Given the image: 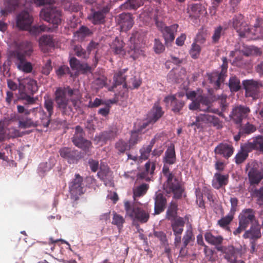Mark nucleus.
<instances>
[{
  "mask_svg": "<svg viewBox=\"0 0 263 263\" xmlns=\"http://www.w3.org/2000/svg\"><path fill=\"white\" fill-rule=\"evenodd\" d=\"M175 161L176 156L174 147L170 146L165 152V157L163 159L164 165L162 169V173L166 180L163 184V189L167 194L173 193L175 198H179L182 195L183 189L178 180L170 171L166 165V164H173Z\"/></svg>",
  "mask_w": 263,
  "mask_h": 263,
  "instance_id": "f257e3e1",
  "label": "nucleus"
},
{
  "mask_svg": "<svg viewBox=\"0 0 263 263\" xmlns=\"http://www.w3.org/2000/svg\"><path fill=\"white\" fill-rule=\"evenodd\" d=\"M54 96L57 108L65 115H70L72 112L70 102H71L73 107L77 108L79 107L78 104L81 97L78 89H72L69 86L57 88Z\"/></svg>",
  "mask_w": 263,
  "mask_h": 263,
  "instance_id": "f03ea898",
  "label": "nucleus"
},
{
  "mask_svg": "<svg viewBox=\"0 0 263 263\" xmlns=\"http://www.w3.org/2000/svg\"><path fill=\"white\" fill-rule=\"evenodd\" d=\"M33 52L32 45L30 42L20 43L13 52L14 63L17 68L25 73H30L32 70V65L26 58L30 57Z\"/></svg>",
  "mask_w": 263,
  "mask_h": 263,
  "instance_id": "7ed1b4c3",
  "label": "nucleus"
},
{
  "mask_svg": "<svg viewBox=\"0 0 263 263\" xmlns=\"http://www.w3.org/2000/svg\"><path fill=\"white\" fill-rule=\"evenodd\" d=\"M40 17L53 24V28L47 27L42 25L39 26V29L42 31H52L61 22L60 12L56 8L51 6L44 8L40 12Z\"/></svg>",
  "mask_w": 263,
  "mask_h": 263,
  "instance_id": "20e7f679",
  "label": "nucleus"
},
{
  "mask_svg": "<svg viewBox=\"0 0 263 263\" xmlns=\"http://www.w3.org/2000/svg\"><path fill=\"white\" fill-rule=\"evenodd\" d=\"M124 208L126 215L133 221L141 223H145L148 221L149 217V213L140 206L136 204L130 205L129 201H125Z\"/></svg>",
  "mask_w": 263,
  "mask_h": 263,
  "instance_id": "39448f33",
  "label": "nucleus"
},
{
  "mask_svg": "<svg viewBox=\"0 0 263 263\" xmlns=\"http://www.w3.org/2000/svg\"><path fill=\"white\" fill-rule=\"evenodd\" d=\"M211 100L208 97L199 95L197 96V100L192 102L189 107L191 110L199 109V110L205 112H216V109L211 108Z\"/></svg>",
  "mask_w": 263,
  "mask_h": 263,
  "instance_id": "423d86ee",
  "label": "nucleus"
},
{
  "mask_svg": "<svg viewBox=\"0 0 263 263\" xmlns=\"http://www.w3.org/2000/svg\"><path fill=\"white\" fill-rule=\"evenodd\" d=\"M246 90V96L252 97L253 99L258 98L259 88L262 86L261 83L253 80H246L242 82Z\"/></svg>",
  "mask_w": 263,
  "mask_h": 263,
  "instance_id": "0eeeda50",
  "label": "nucleus"
},
{
  "mask_svg": "<svg viewBox=\"0 0 263 263\" xmlns=\"http://www.w3.org/2000/svg\"><path fill=\"white\" fill-rule=\"evenodd\" d=\"M223 63L221 66V71L220 73L215 72L209 74L210 82L216 89L219 88L220 83L223 82L225 74L227 72L228 65L226 58H223Z\"/></svg>",
  "mask_w": 263,
  "mask_h": 263,
  "instance_id": "6e6552de",
  "label": "nucleus"
},
{
  "mask_svg": "<svg viewBox=\"0 0 263 263\" xmlns=\"http://www.w3.org/2000/svg\"><path fill=\"white\" fill-rule=\"evenodd\" d=\"M73 144L84 150L88 149L91 146V142L83 138V132L81 127L77 126L76 127L75 134L72 138Z\"/></svg>",
  "mask_w": 263,
  "mask_h": 263,
  "instance_id": "1a4fd4ad",
  "label": "nucleus"
},
{
  "mask_svg": "<svg viewBox=\"0 0 263 263\" xmlns=\"http://www.w3.org/2000/svg\"><path fill=\"white\" fill-rule=\"evenodd\" d=\"M250 110L249 107L238 106L233 109L231 114V119L237 124H240L242 120L246 118Z\"/></svg>",
  "mask_w": 263,
  "mask_h": 263,
  "instance_id": "9d476101",
  "label": "nucleus"
},
{
  "mask_svg": "<svg viewBox=\"0 0 263 263\" xmlns=\"http://www.w3.org/2000/svg\"><path fill=\"white\" fill-rule=\"evenodd\" d=\"M238 31L239 36L242 37H249L251 34L253 35L255 39L263 37V28L259 25H255L252 28L247 26V28H245V31L240 28Z\"/></svg>",
  "mask_w": 263,
  "mask_h": 263,
  "instance_id": "9b49d317",
  "label": "nucleus"
},
{
  "mask_svg": "<svg viewBox=\"0 0 263 263\" xmlns=\"http://www.w3.org/2000/svg\"><path fill=\"white\" fill-rule=\"evenodd\" d=\"M32 22V17L27 11H24L22 12L17 17V26L21 29H28Z\"/></svg>",
  "mask_w": 263,
  "mask_h": 263,
  "instance_id": "f8f14e48",
  "label": "nucleus"
},
{
  "mask_svg": "<svg viewBox=\"0 0 263 263\" xmlns=\"http://www.w3.org/2000/svg\"><path fill=\"white\" fill-rule=\"evenodd\" d=\"M117 22L123 31L130 29L134 24L133 18L130 13H123L119 15Z\"/></svg>",
  "mask_w": 263,
  "mask_h": 263,
  "instance_id": "ddd939ff",
  "label": "nucleus"
},
{
  "mask_svg": "<svg viewBox=\"0 0 263 263\" xmlns=\"http://www.w3.org/2000/svg\"><path fill=\"white\" fill-rule=\"evenodd\" d=\"M261 236L260 227L258 222H256L254 224H251L250 229L246 231L243 235L244 238H249L253 241L259 239Z\"/></svg>",
  "mask_w": 263,
  "mask_h": 263,
  "instance_id": "4468645a",
  "label": "nucleus"
},
{
  "mask_svg": "<svg viewBox=\"0 0 263 263\" xmlns=\"http://www.w3.org/2000/svg\"><path fill=\"white\" fill-rule=\"evenodd\" d=\"M75 177L69 185V190L72 195L77 196L84 193L83 187L82 186L83 179L79 174H76Z\"/></svg>",
  "mask_w": 263,
  "mask_h": 263,
  "instance_id": "2eb2a0df",
  "label": "nucleus"
},
{
  "mask_svg": "<svg viewBox=\"0 0 263 263\" xmlns=\"http://www.w3.org/2000/svg\"><path fill=\"white\" fill-rule=\"evenodd\" d=\"M107 12V9L98 11L92 9L88 15L87 18L93 24H101L104 22L105 15Z\"/></svg>",
  "mask_w": 263,
  "mask_h": 263,
  "instance_id": "dca6fc26",
  "label": "nucleus"
},
{
  "mask_svg": "<svg viewBox=\"0 0 263 263\" xmlns=\"http://www.w3.org/2000/svg\"><path fill=\"white\" fill-rule=\"evenodd\" d=\"M247 152L253 150H259L263 152V137L258 136L250 141L244 144V148Z\"/></svg>",
  "mask_w": 263,
  "mask_h": 263,
  "instance_id": "f3484780",
  "label": "nucleus"
},
{
  "mask_svg": "<svg viewBox=\"0 0 263 263\" xmlns=\"http://www.w3.org/2000/svg\"><path fill=\"white\" fill-rule=\"evenodd\" d=\"M60 154L62 157L67 160L69 163H74L80 158L79 152L70 148L64 147L60 149Z\"/></svg>",
  "mask_w": 263,
  "mask_h": 263,
  "instance_id": "a211bd4d",
  "label": "nucleus"
},
{
  "mask_svg": "<svg viewBox=\"0 0 263 263\" xmlns=\"http://www.w3.org/2000/svg\"><path fill=\"white\" fill-rule=\"evenodd\" d=\"M218 122V119L216 117L209 114H203L197 116L196 121L190 123L189 126H193L194 125H196L198 127H199V125H198L199 122H202L204 123H212L215 125L217 124Z\"/></svg>",
  "mask_w": 263,
  "mask_h": 263,
  "instance_id": "6ab92c4d",
  "label": "nucleus"
},
{
  "mask_svg": "<svg viewBox=\"0 0 263 263\" xmlns=\"http://www.w3.org/2000/svg\"><path fill=\"white\" fill-rule=\"evenodd\" d=\"M163 113L164 112L162 110V108L161 106H159V103H155L153 108L147 115V120L148 123L152 124L155 123L162 116Z\"/></svg>",
  "mask_w": 263,
  "mask_h": 263,
  "instance_id": "aec40b11",
  "label": "nucleus"
},
{
  "mask_svg": "<svg viewBox=\"0 0 263 263\" xmlns=\"http://www.w3.org/2000/svg\"><path fill=\"white\" fill-rule=\"evenodd\" d=\"M178 25L177 24H173L170 27H165L161 31L163 36L166 43L171 42L175 39V34L177 31Z\"/></svg>",
  "mask_w": 263,
  "mask_h": 263,
  "instance_id": "412c9836",
  "label": "nucleus"
},
{
  "mask_svg": "<svg viewBox=\"0 0 263 263\" xmlns=\"http://www.w3.org/2000/svg\"><path fill=\"white\" fill-rule=\"evenodd\" d=\"M251 184H258L263 179V171L256 168H251L248 173Z\"/></svg>",
  "mask_w": 263,
  "mask_h": 263,
  "instance_id": "4be33fe9",
  "label": "nucleus"
},
{
  "mask_svg": "<svg viewBox=\"0 0 263 263\" xmlns=\"http://www.w3.org/2000/svg\"><path fill=\"white\" fill-rule=\"evenodd\" d=\"M229 180V175H223L220 173H216L214 174L213 180L212 185L217 189H219L223 185H226Z\"/></svg>",
  "mask_w": 263,
  "mask_h": 263,
  "instance_id": "5701e85b",
  "label": "nucleus"
},
{
  "mask_svg": "<svg viewBox=\"0 0 263 263\" xmlns=\"http://www.w3.org/2000/svg\"><path fill=\"white\" fill-rule=\"evenodd\" d=\"M166 199L163 197V195L160 193H157L155 202V213L159 214L162 212L165 208Z\"/></svg>",
  "mask_w": 263,
  "mask_h": 263,
  "instance_id": "b1692460",
  "label": "nucleus"
},
{
  "mask_svg": "<svg viewBox=\"0 0 263 263\" xmlns=\"http://www.w3.org/2000/svg\"><path fill=\"white\" fill-rule=\"evenodd\" d=\"M39 125L37 121L34 122L32 119L29 117L21 118L18 119V126L23 129L36 127Z\"/></svg>",
  "mask_w": 263,
  "mask_h": 263,
  "instance_id": "393cba45",
  "label": "nucleus"
},
{
  "mask_svg": "<svg viewBox=\"0 0 263 263\" xmlns=\"http://www.w3.org/2000/svg\"><path fill=\"white\" fill-rule=\"evenodd\" d=\"M251 195L256 201V203L261 206L263 205V186L251 189Z\"/></svg>",
  "mask_w": 263,
  "mask_h": 263,
  "instance_id": "a878e982",
  "label": "nucleus"
},
{
  "mask_svg": "<svg viewBox=\"0 0 263 263\" xmlns=\"http://www.w3.org/2000/svg\"><path fill=\"white\" fill-rule=\"evenodd\" d=\"M184 220L183 218L179 217L174 220L172 223V228L174 235L181 234L184 226Z\"/></svg>",
  "mask_w": 263,
  "mask_h": 263,
  "instance_id": "bb28decb",
  "label": "nucleus"
},
{
  "mask_svg": "<svg viewBox=\"0 0 263 263\" xmlns=\"http://www.w3.org/2000/svg\"><path fill=\"white\" fill-rule=\"evenodd\" d=\"M71 68L77 71H86L90 69V67L86 64H81L76 58H71L69 60Z\"/></svg>",
  "mask_w": 263,
  "mask_h": 263,
  "instance_id": "cd10ccee",
  "label": "nucleus"
},
{
  "mask_svg": "<svg viewBox=\"0 0 263 263\" xmlns=\"http://www.w3.org/2000/svg\"><path fill=\"white\" fill-rule=\"evenodd\" d=\"M22 83L27 86L28 90L32 95L38 91L39 86L36 81L30 78H26L23 80Z\"/></svg>",
  "mask_w": 263,
  "mask_h": 263,
  "instance_id": "c85d7f7f",
  "label": "nucleus"
},
{
  "mask_svg": "<svg viewBox=\"0 0 263 263\" xmlns=\"http://www.w3.org/2000/svg\"><path fill=\"white\" fill-rule=\"evenodd\" d=\"M115 84L113 86L109 87L108 90L109 91H114V88L116 87L118 85H121L123 83L122 87L126 88L127 87V84L124 83L125 80V77L124 76L122 73L119 72L116 74L114 77Z\"/></svg>",
  "mask_w": 263,
  "mask_h": 263,
  "instance_id": "c756f323",
  "label": "nucleus"
},
{
  "mask_svg": "<svg viewBox=\"0 0 263 263\" xmlns=\"http://www.w3.org/2000/svg\"><path fill=\"white\" fill-rule=\"evenodd\" d=\"M215 152L228 158L230 156V147L228 144H221L215 148Z\"/></svg>",
  "mask_w": 263,
  "mask_h": 263,
  "instance_id": "7c9ffc66",
  "label": "nucleus"
},
{
  "mask_svg": "<svg viewBox=\"0 0 263 263\" xmlns=\"http://www.w3.org/2000/svg\"><path fill=\"white\" fill-rule=\"evenodd\" d=\"M205 240L209 243L212 245H220L222 240L223 238L221 236H214L210 232H207L204 235Z\"/></svg>",
  "mask_w": 263,
  "mask_h": 263,
  "instance_id": "2f4dec72",
  "label": "nucleus"
},
{
  "mask_svg": "<svg viewBox=\"0 0 263 263\" xmlns=\"http://www.w3.org/2000/svg\"><path fill=\"white\" fill-rule=\"evenodd\" d=\"M18 5V0H8L6 9L1 10L2 15L5 16L8 12H10L15 9Z\"/></svg>",
  "mask_w": 263,
  "mask_h": 263,
  "instance_id": "473e14b6",
  "label": "nucleus"
},
{
  "mask_svg": "<svg viewBox=\"0 0 263 263\" xmlns=\"http://www.w3.org/2000/svg\"><path fill=\"white\" fill-rule=\"evenodd\" d=\"M205 11L204 7L199 4L191 5L188 7L189 12L194 16H198L199 14L203 13Z\"/></svg>",
  "mask_w": 263,
  "mask_h": 263,
  "instance_id": "72a5a7b5",
  "label": "nucleus"
},
{
  "mask_svg": "<svg viewBox=\"0 0 263 263\" xmlns=\"http://www.w3.org/2000/svg\"><path fill=\"white\" fill-rule=\"evenodd\" d=\"M245 23L242 22V16L241 14H239L238 16H235L233 19V27L236 30V31L239 34L238 30L241 29L245 31V28H247V26Z\"/></svg>",
  "mask_w": 263,
  "mask_h": 263,
  "instance_id": "f704fd0d",
  "label": "nucleus"
},
{
  "mask_svg": "<svg viewBox=\"0 0 263 263\" xmlns=\"http://www.w3.org/2000/svg\"><path fill=\"white\" fill-rule=\"evenodd\" d=\"M39 44L41 47L44 46L53 47L54 45V41L50 35H43L39 40Z\"/></svg>",
  "mask_w": 263,
  "mask_h": 263,
  "instance_id": "c9c22d12",
  "label": "nucleus"
},
{
  "mask_svg": "<svg viewBox=\"0 0 263 263\" xmlns=\"http://www.w3.org/2000/svg\"><path fill=\"white\" fill-rule=\"evenodd\" d=\"M148 189V185L147 184H142L136 187L134 190V198L139 197L144 195Z\"/></svg>",
  "mask_w": 263,
  "mask_h": 263,
  "instance_id": "e433bc0d",
  "label": "nucleus"
},
{
  "mask_svg": "<svg viewBox=\"0 0 263 263\" xmlns=\"http://www.w3.org/2000/svg\"><path fill=\"white\" fill-rule=\"evenodd\" d=\"M117 135L116 129L106 131L102 133L99 136V139L102 141L114 139Z\"/></svg>",
  "mask_w": 263,
  "mask_h": 263,
  "instance_id": "4c0bfd02",
  "label": "nucleus"
},
{
  "mask_svg": "<svg viewBox=\"0 0 263 263\" xmlns=\"http://www.w3.org/2000/svg\"><path fill=\"white\" fill-rule=\"evenodd\" d=\"M155 169V164L150 161L147 162L145 165V172L139 175V177L145 178L146 175L153 174Z\"/></svg>",
  "mask_w": 263,
  "mask_h": 263,
  "instance_id": "58836bf2",
  "label": "nucleus"
},
{
  "mask_svg": "<svg viewBox=\"0 0 263 263\" xmlns=\"http://www.w3.org/2000/svg\"><path fill=\"white\" fill-rule=\"evenodd\" d=\"M177 210V205L174 202H172L166 212V218L171 220H175Z\"/></svg>",
  "mask_w": 263,
  "mask_h": 263,
  "instance_id": "ea45409f",
  "label": "nucleus"
},
{
  "mask_svg": "<svg viewBox=\"0 0 263 263\" xmlns=\"http://www.w3.org/2000/svg\"><path fill=\"white\" fill-rule=\"evenodd\" d=\"M256 127L250 123L248 122L243 126H241L239 129V134H250L256 131Z\"/></svg>",
  "mask_w": 263,
  "mask_h": 263,
  "instance_id": "a19ab883",
  "label": "nucleus"
},
{
  "mask_svg": "<svg viewBox=\"0 0 263 263\" xmlns=\"http://www.w3.org/2000/svg\"><path fill=\"white\" fill-rule=\"evenodd\" d=\"M242 217L251 220V224H254L256 222H258L255 217V211L251 209H248L243 211V214Z\"/></svg>",
  "mask_w": 263,
  "mask_h": 263,
  "instance_id": "79ce46f5",
  "label": "nucleus"
},
{
  "mask_svg": "<svg viewBox=\"0 0 263 263\" xmlns=\"http://www.w3.org/2000/svg\"><path fill=\"white\" fill-rule=\"evenodd\" d=\"M125 219L123 216L116 213H114L112 223L117 226L119 230H121L122 228Z\"/></svg>",
  "mask_w": 263,
  "mask_h": 263,
  "instance_id": "37998d69",
  "label": "nucleus"
},
{
  "mask_svg": "<svg viewBox=\"0 0 263 263\" xmlns=\"http://www.w3.org/2000/svg\"><path fill=\"white\" fill-rule=\"evenodd\" d=\"M124 44L122 41L116 40L114 43L113 48L114 52L121 55H123L125 54V51L123 49Z\"/></svg>",
  "mask_w": 263,
  "mask_h": 263,
  "instance_id": "c03bdc74",
  "label": "nucleus"
},
{
  "mask_svg": "<svg viewBox=\"0 0 263 263\" xmlns=\"http://www.w3.org/2000/svg\"><path fill=\"white\" fill-rule=\"evenodd\" d=\"M44 106L48 112L49 116H51L53 113V101L48 97H44Z\"/></svg>",
  "mask_w": 263,
  "mask_h": 263,
  "instance_id": "a18cd8bd",
  "label": "nucleus"
},
{
  "mask_svg": "<svg viewBox=\"0 0 263 263\" xmlns=\"http://www.w3.org/2000/svg\"><path fill=\"white\" fill-rule=\"evenodd\" d=\"M244 144L241 146L242 152L237 154L235 157V162L237 164H239L244 161L248 156V153L250 152H247L245 150Z\"/></svg>",
  "mask_w": 263,
  "mask_h": 263,
  "instance_id": "49530a36",
  "label": "nucleus"
},
{
  "mask_svg": "<svg viewBox=\"0 0 263 263\" xmlns=\"http://www.w3.org/2000/svg\"><path fill=\"white\" fill-rule=\"evenodd\" d=\"M130 147V144L128 145L126 142L122 140H119L115 145L116 148L120 153H124L126 151L129 149Z\"/></svg>",
  "mask_w": 263,
  "mask_h": 263,
  "instance_id": "de8ad7c7",
  "label": "nucleus"
},
{
  "mask_svg": "<svg viewBox=\"0 0 263 263\" xmlns=\"http://www.w3.org/2000/svg\"><path fill=\"white\" fill-rule=\"evenodd\" d=\"M90 30L84 26L81 27L76 33L75 36L81 39L91 34Z\"/></svg>",
  "mask_w": 263,
  "mask_h": 263,
  "instance_id": "09e8293b",
  "label": "nucleus"
},
{
  "mask_svg": "<svg viewBox=\"0 0 263 263\" xmlns=\"http://www.w3.org/2000/svg\"><path fill=\"white\" fill-rule=\"evenodd\" d=\"M39 112L41 116L40 117L41 123L44 127H47L50 122L51 116H49V114L47 115L42 109H40Z\"/></svg>",
  "mask_w": 263,
  "mask_h": 263,
  "instance_id": "8fccbe9b",
  "label": "nucleus"
},
{
  "mask_svg": "<svg viewBox=\"0 0 263 263\" xmlns=\"http://www.w3.org/2000/svg\"><path fill=\"white\" fill-rule=\"evenodd\" d=\"M194 237L191 229H188L183 237V243L185 248L190 242L194 240Z\"/></svg>",
  "mask_w": 263,
  "mask_h": 263,
  "instance_id": "3c124183",
  "label": "nucleus"
},
{
  "mask_svg": "<svg viewBox=\"0 0 263 263\" xmlns=\"http://www.w3.org/2000/svg\"><path fill=\"white\" fill-rule=\"evenodd\" d=\"M7 85L9 88L12 91H15L18 89L21 91L25 88V85L20 81L19 83V86H18L17 84L11 79L7 80Z\"/></svg>",
  "mask_w": 263,
  "mask_h": 263,
  "instance_id": "603ef678",
  "label": "nucleus"
},
{
  "mask_svg": "<svg viewBox=\"0 0 263 263\" xmlns=\"http://www.w3.org/2000/svg\"><path fill=\"white\" fill-rule=\"evenodd\" d=\"M261 54L262 52L260 49L255 46L249 47L247 48L246 52L244 53L246 56H249L251 55H260Z\"/></svg>",
  "mask_w": 263,
  "mask_h": 263,
  "instance_id": "864d4df0",
  "label": "nucleus"
},
{
  "mask_svg": "<svg viewBox=\"0 0 263 263\" xmlns=\"http://www.w3.org/2000/svg\"><path fill=\"white\" fill-rule=\"evenodd\" d=\"M241 88L240 80L236 77H231V91H238Z\"/></svg>",
  "mask_w": 263,
  "mask_h": 263,
  "instance_id": "5fc2aeb1",
  "label": "nucleus"
},
{
  "mask_svg": "<svg viewBox=\"0 0 263 263\" xmlns=\"http://www.w3.org/2000/svg\"><path fill=\"white\" fill-rule=\"evenodd\" d=\"M74 51L76 54L79 57L87 59L89 57V53L86 52L81 46H76L74 48Z\"/></svg>",
  "mask_w": 263,
  "mask_h": 263,
  "instance_id": "6e6d98bb",
  "label": "nucleus"
},
{
  "mask_svg": "<svg viewBox=\"0 0 263 263\" xmlns=\"http://www.w3.org/2000/svg\"><path fill=\"white\" fill-rule=\"evenodd\" d=\"M155 11L148 9L147 11H144L141 13L140 14V17L143 21L147 22L148 21L149 19H151L152 17H154V18L156 17V16L155 15Z\"/></svg>",
  "mask_w": 263,
  "mask_h": 263,
  "instance_id": "4d7b16f0",
  "label": "nucleus"
},
{
  "mask_svg": "<svg viewBox=\"0 0 263 263\" xmlns=\"http://www.w3.org/2000/svg\"><path fill=\"white\" fill-rule=\"evenodd\" d=\"M200 51L201 48L200 46L194 43L192 45V48L190 50V53L193 58L196 59L199 56Z\"/></svg>",
  "mask_w": 263,
  "mask_h": 263,
  "instance_id": "13d9d810",
  "label": "nucleus"
},
{
  "mask_svg": "<svg viewBox=\"0 0 263 263\" xmlns=\"http://www.w3.org/2000/svg\"><path fill=\"white\" fill-rule=\"evenodd\" d=\"M152 151V145H147L146 147H143L140 149V158L142 160H146L148 158L149 154Z\"/></svg>",
  "mask_w": 263,
  "mask_h": 263,
  "instance_id": "bf43d9fd",
  "label": "nucleus"
},
{
  "mask_svg": "<svg viewBox=\"0 0 263 263\" xmlns=\"http://www.w3.org/2000/svg\"><path fill=\"white\" fill-rule=\"evenodd\" d=\"M219 226L226 229H228L230 223V216L228 214L226 217H222L218 221Z\"/></svg>",
  "mask_w": 263,
  "mask_h": 263,
  "instance_id": "052dcab7",
  "label": "nucleus"
},
{
  "mask_svg": "<svg viewBox=\"0 0 263 263\" xmlns=\"http://www.w3.org/2000/svg\"><path fill=\"white\" fill-rule=\"evenodd\" d=\"M106 78L103 76H100L93 81V85L97 88H101L105 86L106 81Z\"/></svg>",
  "mask_w": 263,
  "mask_h": 263,
  "instance_id": "680f3d73",
  "label": "nucleus"
},
{
  "mask_svg": "<svg viewBox=\"0 0 263 263\" xmlns=\"http://www.w3.org/2000/svg\"><path fill=\"white\" fill-rule=\"evenodd\" d=\"M223 31V29L221 26H219L215 29L214 34L212 36V40L213 42L216 43L218 41Z\"/></svg>",
  "mask_w": 263,
  "mask_h": 263,
  "instance_id": "e2e57ef3",
  "label": "nucleus"
},
{
  "mask_svg": "<svg viewBox=\"0 0 263 263\" xmlns=\"http://www.w3.org/2000/svg\"><path fill=\"white\" fill-rule=\"evenodd\" d=\"M184 105V102L182 101L176 100L174 102L172 110L176 113L179 112Z\"/></svg>",
  "mask_w": 263,
  "mask_h": 263,
  "instance_id": "0e129e2a",
  "label": "nucleus"
},
{
  "mask_svg": "<svg viewBox=\"0 0 263 263\" xmlns=\"http://www.w3.org/2000/svg\"><path fill=\"white\" fill-rule=\"evenodd\" d=\"M51 64V60H48L43 66L42 69V72L43 74L45 75H48L49 74L50 71L52 70V66Z\"/></svg>",
  "mask_w": 263,
  "mask_h": 263,
  "instance_id": "69168bd1",
  "label": "nucleus"
},
{
  "mask_svg": "<svg viewBox=\"0 0 263 263\" xmlns=\"http://www.w3.org/2000/svg\"><path fill=\"white\" fill-rule=\"evenodd\" d=\"M154 48L155 51L158 53L162 52L164 50V47L163 45L158 39L155 40V45Z\"/></svg>",
  "mask_w": 263,
  "mask_h": 263,
  "instance_id": "338daca9",
  "label": "nucleus"
},
{
  "mask_svg": "<svg viewBox=\"0 0 263 263\" xmlns=\"http://www.w3.org/2000/svg\"><path fill=\"white\" fill-rule=\"evenodd\" d=\"M21 98L22 100L26 101V104H33L36 100L34 98L32 97L25 93L21 95Z\"/></svg>",
  "mask_w": 263,
  "mask_h": 263,
  "instance_id": "774afa93",
  "label": "nucleus"
}]
</instances>
